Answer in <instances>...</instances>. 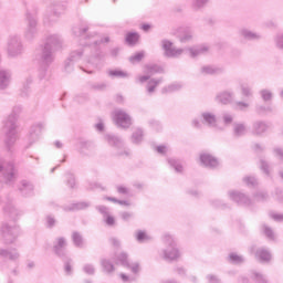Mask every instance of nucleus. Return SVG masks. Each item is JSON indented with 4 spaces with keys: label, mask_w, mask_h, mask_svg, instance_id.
I'll use <instances>...</instances> for the list:
<instances>
[{
    "label": "nucleus",
    "mask_w": 283,
    "mask_h": 283,
    "mask_svg": "<svg viewBox=\"0 0 283 283\" xmlns=\"http://www.w3.org/2000/svg\"><path fill=\"white\" fill-rule=\"evenodd\" d=\"M168 258L170 260H176V258H178V250H174V254H168Z\"/></svg>",
    "instance_id": "6"
},
{
    "label": "nucleus",
    "mask_w": 283,
    "mask_h": 283,
    "mask_svg": "<svg viewBox=\"0 0 283 283\" xmlns=\"http://www.w3.org/2000/svg\"><path fill=\"white\" fill-rule=\"evenodd\" d=\"M178 171H182V166H179V169H178Z\"/></svg>",
    "instance_id": "18"
},
{
    "label": "nucleus",
    "mask_w": 283,
    "mask_h": 283,
    "mask_svg": "<svg viewBox=\"0 0 283 283\" xmlns=\"http://www.w3.org/2000/svg\"><path fill=\"white\" fill-rule=\"evenodd\" d=\"M140 39V35L138 33H127L126 34V42L128 45H136Z\"/></svg>",
    "instance_id": "2"
},
{
    "label": "nucleus",
    "mask_w": 283,
    "mask_h": 283,
    "mask_svg": "<svg viewBox=\"0 0 283 283\" xmlns=\"http://www.w3.org/2000/svg\"><path fill=\"white\" fill-rule=\"evenodd\" d=\"M263 98H264L265 101H269V98H271V93L264 92V93H263Z\"/></svg>",
    "instance_id": "10"
},
{
    "label": "nucleus",
    "mask_w": 283,
    "mask_h": 283,
    "mask_svg": "<svg viewBox=\"0 0 283 283\" xmlns=\"http://www.w3.org/2000/svg\"><path fill=\"white\" fill-rule=\"evenodd\" d=\"M202 160H203V163H207V157L203 156V157H202Z\"/></svg>",
    "instance_id": "17"
},
{
    "label": "nucleus",
    "mask_w": 283,
    "mask_h": 283,
    "mask_svg": "<svg viewBox=\"0 0 283 283\" xmlns=\"http://www.w3.org/2000/svg\"><path fill=\"white\" fill-rule=\"evenodd\" d=\"M106 222H107V224H114L113 217H107Z\"/></svg>",
    "instance_id": "11"
},
{
    "label": "nucleus",
    "mask_w": 283,
    "mask_h": 283,
    "mask_svg": "<svg viewBox=\"0 0 283 283\" xmlns=\"http://www.w3.org/2000/svg\"><path fill=\"white\" fill-rule=\"evenodd\" d=\"M105 200H108L109 202H116L117 205H129L126 201H119V200L111 198V197H106Z\"/></svg>",
    "instance_id": "3"
},
{
    "label": "nucleus",
    "mask_w": 283,
    "mask_h": 283,
    "mask_svg": "<svg viewBox=\"0 0 283 283\" xmlns=\"http://www.w3.org/2000/svg\"><path fill=\"white\" fill-rule=\"evenodd\" d=\"M165 149L166 148L161 146L157 148V151H159V154H165Z\"/></svg>",
    "instance_id": "12"
},
{
    "label": "nucleus",
    "mask_w": 283,
    "mask_h": 283,
    "mask_svg": "<svg viewBox=\"0 0 283 283\" xmlns=\"http://www.w3.org/2000/svg\"><path fill=\"white\" fill-rule=\"evenodd\" d=\"M117 191H118L119 193H127V188H125V187H118V188H117Z\"/></svg>",
    "instance_id": "8"
},
{
    "label": "nucleus",
    "mask_w": 283,
    "mask_h": 283,
    "mask_svg": "<svg viewBox=\"0 0 283 283\" xmlns=\"http://www.w3.org/2000/svg\"><path fill=\"white\" fill-rule=\"evenodd\" d=\"M207 123H216V118L212 115H205Z\"/></svg>",
    "instance_id": "5"
},
{
    "label": "nucleus",
    "mask_w": 283,
    "mask_h": 283,
    "mask_svg": "<svg viewBox=\"0 0 283 283\" xmlns=\"http://www.w3.org/2000/svg\"><path fill=\"white\" fill-rule=\"evenodd\" d=\"M117 124L120 127H129V125H132V119H129V116L126 114H119L117 117Z\"/></svg>",
    "instance_id": "1"
},
{
    "label": "nucleus",
    "mask_w": 283,
    "mask_h": 283,
    "mask_svg": "<svg viewBox=\"0 0 283 283\" xmlns=\"http://www.w3.org/2000/svg\"><path fill=\"white\" fill-rule=\"evenodd\" d=\"M231 259H232V260H240V256L231 255Z\"/></svg>",
    "instance_id": "14"
},
{
    "label": "nucleus",
    "mask_w": 283,
    "mask_h": 283,
    "mask_svg": "<svg viewBox=\"0 0 283 283\" xmlns=\"http://www.w3.org/2000/svg\"><path fill=\"white\" fill-rule=\"evenodd\" d=\"M59 247H63V244H65V241L63 239H59Z\"/></svg>",
    "instance_id": "13"
},
{
    "label": "nucleus",
    "mask_w": 283,
    "mask_h": 283,
    "mask_svg": "<svg viewBox=\"0 0 283 283\" xmlns=\"http://www.w3.org/2000/svg\"><path fill=\"white\" fill-rule=\"evenodd\" d=\"M145 56V53H137L135 54L133 57H132V61L133 62H136V61H143V57Z\"/></svg>",
    "instance_id": "4"
},
{
    "label": "nucleus",
    "mask_w": 283,
    "mask_h": 283,
    "mask_svg": "<svg viewBox=\"0 0 283 283\" xmlns=\"http://www.w3.org/2000/svg\"><path fill=\"white\" fill-rule=\"evenodd\" d=\"M97 129L103 130V124L97 125Z\"/></svg>",
    "instance_id": "15"
},
{
    "label": "nucleus",
    "mask_w": 283,
    "mask_h": 283,
    "mask_svg": "<svg viewBox=\"0 0 283 283\" xmlns=\"http://www.w3.org/2000/svg\"><path fill=\"white\" fill-rule=\"evenodd\" d=\"M228 123H231V118L228 119Z\"/></svg>",
    "instance_id": "19"
},
{
    "label": "nucleus",
    "mask_w": 283,
    "mask_h": 283,
    "mask_svg": "<svg viewBox=\"0 0 283 283\" xmlns=\"http://www.w3.org/2000/svg\"><path fill=\"white\" fill-rule=\"evenodd\" d=\"M151 27L149 24H143L142 25V30H144V32H148V30H150Z\"/></svg>",
    "instance_id": "7"
},
{
    "label": "nucleus",
    "mask_w": 283,
    "mask_h": 283,
    "mask_svg": "<svg viewBox=\"0 0 283 283\" xmlns=\"http://www.w3.org/2000/svg\"><path fill=\"white\" fill-rule=\"evenodd\" d=\"M122 279H123L124 281H127V276H125V274H122Z\"/></svg>",
    "instance_id": "16"
},
{
    "label": "nucleus",
    "mask_w": 283,
    "mask_h": 283,
    "mask_svg": "<svg viewBox=\"0 0 283 283\" xmlns=\"http://www.w3.org/2000/svg\"><path fill=\"white\" fill-rule=\"evenodd\" d=\"M137 240H145V233L144 232H138L137 233Z\"/></svg>",
    "instance_id": "9"
}]
</instances>
